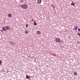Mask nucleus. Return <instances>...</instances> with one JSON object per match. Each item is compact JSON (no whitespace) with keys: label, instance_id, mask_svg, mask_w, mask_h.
Listing matches in <instances>:
<instances>
[{"label":"nucleus","instance_id":"obj_10","mask_svg":"<svg viewBox=\"0 0 80 80\" xmlns=\"http://www.w3.org/2000/svg\"><path fill=\"white\" fill-rule=\"evenodd\" d=\"M8 16L9 17H10V18H11V17H12V14H8Z\"/></svg>","mask_w":80,"mask_h":80},{"label":"nucleus","instance_id":"obj_11","mask_svg":"<svg viewBox=\"0 0 80 80\" xmlns=\"http://www.w3.org/2000/svg\"><path fill=\"white\" fill-rule=\"evenodd\" d=\"M26 78L28 79V78H30V77H29V76L27 75H26Z\"/></svg>","mask_w":80,"mask_h":80},{"label":"nucleus","instance_id":"obj_15","mask_svg":"<svg viewBox=\"0 0 80 80\" xmlns=\"http://www.w3.org/2000/svg\"><path fill=\"white\" fill-rule=\"evenodd\" d=\"M2 61L0 60V65H2Z\"/></svg>","mask_w":80,"mask_h":80},{"label":"nucleus","instance_id":"obj_2","mask_svg":"<svg viewBox=\"0 0 80 80\" xmlns=\"http://www.w3.org/2000/svg\"><path fill=\"white\" fill-rule=\"evenodd\" d=\"M55 40L56 42H57L58 43H60V42H62V40L60 39V38H56Z\"/></svg>","mask_w":80,"mask_h":80},{"label":"nucleus","instance_id":"obj_7","mask_svg":"<svg viewBox=\"0 0 80 80\" xmlns=\"http://www.w3.org/2000/svg\"><path fill=\"white\" fill-rule=\"evenodd\" d=\"M77 29H78V26H75L74 28V29L75 30H77Z\"/></svg>","mask_w":80,"mask_h":80},{"label":"nucleus","instance_id":"obj_17","mask_svg":"<svg viewBox=\"0 0 80 80\" xmlns=\"http://www.w3.org/2000/svg\"><path fill=\"white\" fill-rule=\"evenodd\" d=\"M26 27H28V24H27L26 25Z\"/></svg>","mask_w":80,"mask_h":80},{"label":"nucleus","instance_id":"obj_18","mask_svg":"<svg viewBox=\"0 0 80 80\" xmlns=\"http://www.w3.org/2000/svg\"><path fill=\"white\" fill-rule=\"evenodd\" d=\"M22 2H24L23 1H22Z\"/></svg>","mask_w":80,"mask_h":80},{"label":"nucleus","instance_id":"obj_19","mask_svg":"<svg viewBox=\"0 0 80 80\" xmlns=\"http://www.w3.org/2000/svg\"><path fill=\"white\" fill-rule=\"evenodd\" d=\"M19 7H20V5H19Z\"/></svg>","mask_w":80,"mask_h":80},{"label":"nucleus","instance_id":"obj_3","mask_svg":"<svg viewBox=\"0 0 80 80\" xmlns=\"http://www.w3.org/2000/svg\"><path fill=\"white\" fill-rule=\"evenodd\" d=\"M20 7L22 8L23 9H27V7H28V6L27 4H23Z\"/></svg>","mask_w":80,"mask_h":80},{"label":"nucleus","instance_id":"obj_1","mask_svg":"<svg viewBox=\"0 0 80 80\" xmlns=\"http://www.w3.org/2000/svg\"><path fill=\"white\" fill-rule=\"evenodd\" d=\"M2 28V30H0L1 32H2V31H4L5 32L6 31V30H9V27H8V26H7Z\"/></svg>","mask_w":80,"mask_h":80},{"label":"nucleus","instance_id":"obj_14","mask_svg":"<svg viewBox=\"0 0 80 80\" xmlns=\"http://www.w3.org/2000/svg\"><path fill=\"white\" fill-rule=\"evenodd\" d=\"M78 35H79V36H80V32H78Z\"/></svg>","mask_w":80,"mask_h":80},{"label":"nucleus","instance_id":"obj_13","mask_svg":"<svg viewBox=\"0 0 80 80\" xmlns=\"http://www.w3.org/2000/svg\"><path fill=\"white\" fill-rule=\"evenodd\" d=\"M25 33H26V34H27V33H28V31H27V30H26L25 31Z\"/></svg>","mask_w":80,"mask_h":80},{"label":"nucleus","instance_id":"obj_6","mask_svg":"<svg viewBox=\"0 0 80 80\" xmlns=\"http://www.w3.org/2000/svg\"><path fill=\"white\" fill-rule=\"evenodd\" d=\"M42 2V0H38V3L39 4H40Z\"/></svg>","mask_w":80,"mask_h":80},{"label":"nucleus","instance_id":"obj_5","mask_svg":"<svg viewBox=\"0 0 80 80\" xmlns=\"http://www.w3.org/2000/svg\"><path fill=\"white\" fill-rule=\"evenodd\" d=\"M36 33H37V34H38V35H40V34H41V32L39 31H37L36 32Z\"/></svg>","mask_w":80,"mask_h":80},{"label":"nucleus","instance_id":"obj_12","mask_svg":"<svg viewBox=\"0 0 80 80\" xmlns=\"http://www.w3.org/2000/svg\"><path fill=\"white\" fill-rule=\"evenodd\" d=\"M37 23H36V22H34V25H35V26H36V25H37Z\"/></svg>","mask_w":80,"mask_h":80},{"label":"nucleus","instance_id":"obj_4","mask_svg":"<svg viewBox=\"0 0 80 80\" xmlns=\"http://www.w3.org/2000/svg\"><path fill=\"white\" fill-rule=\"evenodd\" d=\"M75 3L73 2H71V5L73 6L74 7L75 5Z\"/></svg>","mask_w":80,"mask_h":80},{"label":"nucleus","instance_id":"obj_9","mask_svg":"<svg viewBox=\"0 0 80 80\" xmlns=\"http://www.w3.org/2000/svg\"><path fill=\"white\" fill-rule=\"evenodd\" d=\"M73 73L74 75H75V76H76V75H77V74H78V73H77V72H74Z\"/></svg>","mask_w":80,"mask_h":80},{"label":"nucleus","instance_id":"obj_16","mask_svg":"<svg viewBox=\"0 0 80 80\" xmlns=\"http://www.w3.org/2000/svg\"><path fill=\"white\" fill-rule=\"evenodd\" d=\"M78 31L80 32V28H78Z\"/></svg>","mask_w":80,"mask_h":80},{"label":"nucleus","instance_id":"obj_8","mask_svg":"<svg viewBox=\"0 0 80 80\" xmlns=\"http://www.w3.org/2000/svg\"><path fill=\"white\" fill-rule=\"evenodd\" d=\"M10 43L11 45H15V44L14 42H10Z\"/></svg>","mask_w":80,"mask_h":80}]
</instances>
